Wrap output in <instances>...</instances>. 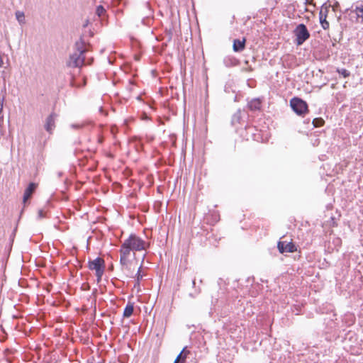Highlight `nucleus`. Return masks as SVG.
<instances>
[{
    "instance_id": "393cba45",
    "label": "nucleus",
    "mask_w": 363,
    "mask_h": 363,
    "mask_svg": "<svg viewBox=\"0 0 363 363\" xmlns=\"http://www.w3.org/2000/svg\"><path fill=\"white\" fill-rule=\"evenodd\" d=\"M44 216H44V212H43V210H40V211H38V217H39L40 218H43Z\"/></svg>"
},
{
    "instance_id": "bb28decb",
    "label": "nucleus",
    "mask_w": 363,
    "mask_h": 363,
    "mask_svg": "<svg viewBox=\"0 0 363 363\" xmlns=\"http://www.w3.org/2000/svg\"><path fill=\"white\" fill-rule=\"evenodd\" d=\"M87 23H88V21H86V22L84 23V27H86L87 26Z\"/></svg>"
},
{
    "instance_id": "ddd939ff",
    "label": "nucleus",
    "mask_w": 363,
    "mask_h": 363,
    "mask_svg": "<svg viewBox=\"0 0 363 363\" xmlns=\"http://www.w3.org/2000/svg\"><path fill=\"white\" fill-rule=\"evenodd\" d=\"M131 250H132L130 249V247L124 241L121 245V249H120V256L121 257H128L130 255Z\"/></svg>"
},
{
    "instance_id": "9b49d317",
    "label": "nucleus",
    "mask_w": 363,
    "mask_h": 363,
    "mask_svg": "<svg viewBox=\"0 0 363 363\" xmlns=\"http://www.w3.org/2000/svg\"><path fill=\"white\" fill-rule=\"evenodd\" d=\"M189 354L190 351L187 350L186 347H184L177 355L174 363H186V359Z\"/></svg>"
},
{
    "instance_id": "9d476101",
    "label": "nucleus",
    "mask_w": 363,
    "mask_h": 363,
    "mask_svg": "<svg viewBox=\"0 0 363 363\" xmlns=\"http://www.w3.org/2000/svg\"><path fill=\"white\" fill-rule=\"evenodd\" d=\"M245 38H242V40L235 39L233 40V48L235 52H242L245 48Z\"/></svg>"
},
{
    "instance_id": "b1692460",
    "label": "nucleus",
    "mask_w": 363,
    "mask_h": 363,
    "mask_svg": "<svg viewBox=\"0 0 363 363\" xmlns=\"http://www.w3.org/2000/svg\"><path fill=\"white\" fill-rule=\"evenodd\" d=\"M71 127L72 128H81L82 127V124H72Z\"/></svg>"
},
{
    "instance_id": "7ed1b4c3",
    "label": "nucleus",
    "mask_w": 363,
    "mask_h": 363,
    "mask_svg": "<svg viewBox=\"0 0 363 363\" xmlns=\"http://www.w3.org/2000/svg\"><path fill=\"white\" fill-rule=\"evenodd\" d=\"M124 241L133 251H140L146 249L145 241L134 234H131L128 238Z\"/></svg>"
},
{
    "instance_id": "f257e3e1",
    "label": "nucleus",
    "mask_w": 363,
    "mask_h": 363,
    "mask_svg": "<svg viewBox=\"0 0 363 363\" xmlns=\"http://www.w3.org/2000/svg\"><path fill=\"white\" fill-rule=\"evenodd\" d=\"M75 52L69 55L67 61V65L69 67H81L84 64V53L87 50L85 48V43L81 38L75 43Z\"/></svg>"
},
{
    "instance_id": "a211bd4d",
    "label": "nucleus",
    "mask_w": 363,
    "mask_h": 363,
    "mask_svg": "<svg viewBox=\"0 0 363 363\" xmlns=\"http://www.w3.org/2000/svg\"><path fill=\"white\" fill-rule=\"evenodd\" d=\"M320 22L324 30H326L329 28V23L325 20V17L324 18H323L321 12L320 13Z\"/></svg>"
},
{
    "instance_id": "20e7f679",
    "label": "nucleus",
    "mask_w": 363,
    "mask_h": 363,
    "mask_svg": "<svg viewBox=\"0 0 363 363\" xmlns=\"http://www.w3.org/2000/svg\"><path fill=\"white\" fill-rule=\"evenodd\" d=\"M296 36V44L301 45L305 41L310 38V33L308 30L306 25L303 23L298 24L294 30Z\"/></svg>"
},
{
    "instance_id": "cd10ccee",
    "label": "nucleus",
    "mask_w": 363,
    "mask_h": 363,
    "mask_svg": "<svg viewBox=\"0 0 363 363\" xmlns=\"http://www.w3.org/2000/svg\"><path fill=\"white\" fill-rule=\"evenodd\" d=\"M195 284H196L195 280H193V281H192V284H193V286H194V285H195Z\"/></svg>"
},
{
    "instance_id": "a878e982",
    "label": "nucleus",
    "mask_w": 363,
    "mask_h": 363,
    "mask_svg": "<svg viewBox=\"0 0 363 363\" xmlns=\"http://www.w3.org/2000/svg\"><path fill=\"white\" fill-rule=\"evenodd\" d=\"M4 67V61L2 57V54L0 52V67Z\"/></svg>"
},
{
    "instance_id": "f8f14e48",
    "label": "nucleus",
    "mask_w": 363,
    "mask_h": 363,
    "mask_svg": "<svg viewBox=\"0 0 363 363\" xmlns=\"http://www.w3.org/2000/svg\"><path fill=\"white\" fill-rule=\"evenodd\" d=\"M261 101L259 99H253L247 104V107L251 111H259L261 108Z\"/></svg>"
},
{
    "instance_id": "5701e85b",
    "label": "nucleus",
    "mask_w": 363,
    "mask_h": 363,
    "mask_svg": "<svg viewBox=\"0 0 363 363\" xmlns=\"http://www.w3.org/2000/svg\"><path fill=\"white\" fill-rule=\"evenodd\" d=\"M240 111H238L236 113L234 114L233 120V121L236 120L237 121H238L240 119Z\"/></svg>"
},
{
    "instance_id": "aec40b11",
    "label": "nucleus",
    "mask_w": 363,
    "mask_h": 363,
    "mask_svg": "<svg viewBox=\"0 0 363 363\" xmlns=\"http://www.w3.org/2000/svg\"><path fill=\"white\" fill-rule=\"evenodd\" d=\"M105 12H106V10L102 6L99 5L96 7V13L99 17L102 16Z\"/></svg>"
},
{
    "instance_id": "6ab92c4d",
    "label": "nucleus",
    "mask_w": 363,
    "mask_h": 363,
    "mask_svg": "<svg viewBox=\"0 0 363 363\" xmlns=\"http://www.w3.org/2000/svg\"><path fill=\"white\" fill-rule=\"evenodd\" d=\"M356 13L359 18H362V21H363V4H362L360 6L356 7Z\"/></svg>"
},
{
    "instance_id": "f03ea898",
    "label": "nucleus",
    "mask_w": 363,
    "mask_h": 363,
    "mask_svg": "<svg viewBox=\"0 0 363 363\" xmlns=\"http://www.w3.org/2000/svg\"><path fill=\"white\" fill-rule=\"evenodd\" d=\"M89 269L96 272L97 281H100L104 272L105 263L104 260L101 257H96L88 262Z\"/></svg>"
},
{
    "instance_id": "1a4fd4ad",
    "label": "nucleus",
    "mask_w": 363,
    "mask_h": 363,
    "mask_svg": "<svg viewBox=\"0 0 363 363\" xmlns=\"http://www.w3.org/2000/svg\"><path fill=\"white\" fill-rule=\"evenodd\" d=\"M36 189V184L35 183H30L26 189L23 194V202L24 204L31 197L32 194Z\"/></svg>"
},
{
    "instance_id": "dca6fc26",
    "label": "nucleus",
    "mask_w": 363,
    "mask_h": 363,
    "mask_svg": "<svg viewBox=\"0 0 363 363\" xmlns=\"http://www.w3.org/2000/svg\"><path fill=\"white\" fill-rule=\"evenodd\" d=\"M16 18L21 25L25 23V15L23 11H17L16 12Z\"/></svg>"
},
{
    "instance_id": "f3484780",
    "label": "nucleus",
    "mask_w": 363,
    "mask_h": 363,
    "mask_svg": "<svg viewBox=\"0 0 363 363\" xmlns=\"http://www.w3.org/2000/svg\"><path fill=\"white\" fill-rule=\"evenodd\" d=\"M325 121L322 118H315L313 120L312 123L314 127L319 128L323 125Z\"/></svg>"
},
{
    "instance_id": "423d86ee",
    "label": "nucleus",
    "mask_w": 363,
    "mask_h": 363,
    "mask_svg": "<svg viewBox=\"0 0 363 363\" xmlns=\"http://www.w3.org/2000/svg\"><path fill=\"white\" fill-rule=\"evenodd\" d=\"M277 247L280 253L294 252L297 250L296 246L292 242L279 241Z\"/></svg>"
},
{
    "instance_id": "4be33fe9",
    "label": "nucleus",
    "mask_w": 363,
    "mask_h": 363,
    "mask_svg": "<svg viewBox=\"0 0 363 363\" xmlns=\"http://www.w3.org/2000/svg\"><path fill=\"white\" fill-rule=\"evenodd\" d=\"M338 72L342 74L345 78L350 76V72L345 69H342L341 70H338Z\"/></svg>"
},
{
    "instance_id": "412c9836",
    "label": "nucleus",
    "mask_w": 363,
    "mask_h": 363,
    "mask_svg": "<svg viewBox=\"0 0 363 363\" xmlns=\"http://www.w3.org/2000/svg\"><path fill=\"white\" fill-rule=\"evenodd\" d=\"M141 268H142V266H140L135 274V279H136V282L138 284H139L140 283V281L143 279V275L141 274Z\"/></svg>"
},
{
    "instance_id": "6e6552de",
    "label": "nucleus",
    "mask_w": 363,
    "mask_h": 363,
    "mask_svg": "<svg viewBox=\"0 0 363 363\" xmlns=\"http://www.w3.org/2000/svg\"><path fill=\"white\" fill-rule=\"evenodd\" d=\"M120 264L121 269L126 272L128 277H133V272L131 271L130 262L128 259V257L120 256Z\"/></svg>"
},
{
    "instance_id": "2eb2a0df",
    "label": "nucleus",
    "mask_w": 363,
    "mask_h": 363,
    "mask_svg": "<svg viewBox=\"0 0 363 363\" xmlns=\"http://www.w3.org/2000/svg\"><path fill=\"white\" fill-rule=\"evenodd\" d=\"M4 97L0 96V128L2 127L3 123H4V116L2 114L3 108H4Z\"/></svg>"
},
{
    "instance_id": "0eeeda50",
    "label": "nucleus",
    "mask_w": 363,
    "mask_h": 363,
    "mask_svg": "<svg viewBox=\"0 0 363 363\" xmlns=\"http://www.w3.org/2000/svg\"><path fill=\"white\" fill-rule=\"evenodd\" d=\"M57 118V114L52 112L45 119L44 128L47 132L52 134L55 128V121Z\"/></svg>"
},
{
    "instance_id": "4468645a",
    "label": "nucleus",
    "mask_w": 363,
    "mask_h": 363,
    "mask_svg": "<svg viewBox=\"0 0 363 363\" xmlns=\"http://www.w3.org/2000/svg\"><path fill=\"white\" fill-rule=\"evenodd\" d=\"M133 311H134L133 303L129 302L125 307V309L123 311V317L124 318L130 317L133 313Z\"/></svg>"
},
{
    "instance_id": "39448f33",
    "label": "nucleus",
    "mask_w": 363,
    "mask_h": 363,
    "mask_svg": "<svg viewBox=\"0 0 363 363\" xmlns=\"http://www.w3.org/2000/svg\"><path fill=\"white\" fill-rule=\"evenodd\" d=\"M292 110L299 116H302L308 111L307 103L300 98L294 97L290 101Z\"/></svg>"
}]
</instances>
